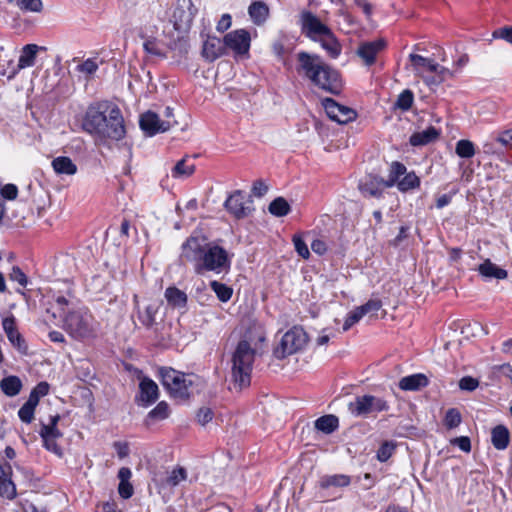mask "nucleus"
Segmentation results:
<instances>
[{
  "label": "nucleus",
  "mask_w": 512,
  "mask_h": 512,
  "mask_svg": "<svg viewBox=\"0 0 512 512\" xmlns=\"http://www.w3.org/2000/svg\"><path fill=\"white\" fill-rule=\"evenodd\" d=\"M180 260L192 263L194 272L203 275L205 272L227 274L231 268V257L228 251L216 242H206L204 238L190 236L182 244Z\"/></svg>",
  "instance_id": "nucleus-1"
},
{
  "label": "nucleus",
  "mask_w": 512,
  "mask_h": 512,
  "mask_svg": "<svg viewBox=\"0 0 512 512\" xmlns=\"http://www.w3.org/2000/svg\"><path fill=\"white\" fill-rule=\"evenodd\" d=\"M55 305L63 318L64 330L72 338L84 340L96 337L98 323L86 307L64 296H57Z\"/></svg>",
  "instance_id": "nucleus-2"
},
{
  "label": "nucleus",
  "mask_w": 512,
  "mask_h": 512,
  "mask_svg": "<svg viewBox=\"0 0 512 512\" xmlns=\"http://www.w3.org/2000/svg\"><path fill=\"white\" fill-rule=\"evenodd\" d=\"M297 61V71L313 85L331 94L340 93L342 84L339 73L325 63L319 55L300 51L297 53Z\"/></svg>",
  "instance_id": "nucleus-3"
},
{
  "label": "nucleus",
  "mask_w": 512,
  "mask_h": 512,
  "mask_svg": "<svg viewBox=\"0 0 512 512\" xmlns=\"http://www.w3.org/2000/svg\"><path fill=\"white\" fill-rule=\"evenodd\" d=\"M82 127L96 141L101 142L107 139L119 141L126 134L124 119L117 106L110 109L108 116L95 107H89L83 119Z\"/></svg>",
  "instance_id": "nucleus-4"
},
{
  "label": "nucleus",
  "mask_w": 512,
  "mask_h": 512,
  "mask_svg": "<svg viewBox=\"0 0 512 512\" xmlns=\"http://www.w3.org/2000/svg\"><path fill=\"white\" fill-rule=\"evenodd\" d=\"M256 354L258 353L246 347V344H237L232 354V379L240 389L248 387L251 383V373Z\"/></svg>",
  "instance_id": "nucleus-5"
},
{
  "label": "nucleus",
  "mask_w": 512,
  "mask_h": 512,
  "mask_svg": "<svg viewBox=\"0 0 512 512\" xmlns=\"http://www.w3.org/2000/svg\"><path fill=\"white\" fill-rule=\"evenodd\" d=\"M159 376L162 385L172 397L179 399L189 397V388L192 385L189 375L170 367H162L159 369Z\"/></svg>",
  "instance_id": "nucleus-6"
},
{
  "label": "nucleus",
  "mask_w": 512,
  "mask_h": 512,
  "mask_svg": "<svg viewBox=\"0 0 512 512\" xmlns=\"http://www.w3.org/2000/svg\"><path fill=\"white\" fill-rule=\"evenodd\" d=\"M307 342L308 335L304 329L299 326H294L283 335L279 345L274 349L273 354L277 359H283L300 351L305 347Z\"/></svg>",
  "instance_id": "nucleus-7"
},
{
  "label": "nucleus",
  "mask_w": 512,
  "mask_h": 512,
  "mask_svg": "<svg viewBox=\"0 0 512 512\" xmlns=\"http://www.w3.org/2000/svg\"><path fill=\"white\" fill-rule=\"evenodd\" d=\"M389 404L383 398L370 394L357 396L353 402L348 405V410L355 417H368L374 413L387 411Z\"/></svg>",
  "instance_id": "nucleus-8"
},
{
  "label": "nucleus",
  "mask_w": 512,
  "mask_h": 512,
  "mask_svg": "<svg viewBox=\"0 0 512 512\" xmlns=\"http://www.w3.org/2000/svg\"><path fill=\"white\" fill-rule=\"evenodd\" d=\"M59 420L60 416L58 414L50 416L48 423H41L39 435L42 438L43 446L46 450L54 453L58 457H62L63 450L57 444V440L63 436V433L57 427Z\"/></svg>",
  "instance_id": "nucleus-9"
},
{
  "label": "nucleus",
  "mask_w": 512,
  "mask_h": 512,
  "mask_svg": "<svg viewBox=\"0 0 512 512\" xmlns=\"http://www.w3.org/2000/svg\"><path fill=\"white\" fill-rule=\"evenodd\" d=\"M299 23L302 33L314 42L318 41V39L330 30L316 15L307 10L301 12Z\"/></svg>",
  "instance_id": "nucleus-10"
},
{
  "label": "nucleus",
  "mask_w": 512,
  "mask_h": 512,
  "mask_svg": "<svg viewBox=\"0 0 512 512\" xmlns=\"http://www.w3.org/2000/svg\"><path fill=\"white\" fill-rule=\"evenodd\" d=\"M177 122L175 120H160L158 114L152 111H147L140 116V128L147 136H154L158 133L168 131Z\"/></svg>",
  "instance_id": "nucleus-11"
},
{
  "label": "nucleus",
  "mask_w": 512,
  "mask_h": 512,
  "mask_svg": "<svg viewBox=\"0 0 512 512\" xmlns=\"http://www.w3.org/2000/svg\"><path fill=\"white\" fill-rule=\"evenodd\" d=\"M223 42L225 48L232 50L236 55H247L250 49V33L245 29H237L227 33Z\"/></svg>",
  "instance_id": "nucleus-12"
},
{
  "label": "nucleus",
  "mask_w": 512,
  "mask_h": 512,
  "mask_svg": "<svg viewBox=\"0 0 512 512\" xmlns=\"http://www.w3.org/2000/svg\"><path fill=\"white\" fill-rule=\"evenodd\" d=\"M322 104L328 117L339 124H346L357 117L355 110L337 103L332 98L323 99Z\"/></svg>",
  "instance_id": "nucleus-13"
},
{
  "label": "nucleus",
  "mask_w": 512,
  "mask_h": 512,
  "mask_svg": "<svg viewBox=\"0 0 512 512\" xmlns=\"http://www.w3.org/2000/svg\"><path fill=\"white\" fill-rule=\"evenodd\" d=\"M2 328L11 345L20 353L27 354V343L18 330L16 318L13 314H9L2 318Z\"/></svg>",
  "instance_id": "nucleus-14"
},
{
  "label": "nucleus",
  "mask_w": 512,
  "mask_h": 512,
  "mask_svg": "<svg viewBox=\"0 0 512 512\" xmlns=\"http://www.w3.org/2000/svg\"><path fill=\"white\" fill-rule=\"evenodd\" d=\"M159 397L158 385L150 378L143 377L139 383V395L136 403L142 407H148L156 402Z\"/></svg>",
  "instance_id": "nucleus-15"
},
{
  "label": "nucleus",
  "mask_w": 512,
  "mask_h": 512,
  "mask_svg": "<svg viewBox=\"0 0 512 512\" xmlns=\"http://www.w3.org/2000/svg\"><path fill=\"white\" fill-rule=\"evenodd\" d=\"M266 340L264 328L259 324H252L243 334L238 344H246V347L261 353L262 345Z\"/></svg>",
  "instance_id": "nucleus-16"
},
{
  "label": "nucleus",
  "mask_w": 512,
  "mask_h": 512,
  "mask_svg": "<svg viewBox=\"0 0 512 512\" xmlns=\"http://www.w3.org/2000/svg\"><path fill=\"white\" fill-rule=\"evenodd\" d=\"M385 45V41L382 39L363 42L358 46L356 54L365 65L371 66L375 63L377 54L385 48Z\"/></svg>",
  "instance_id": "nucleus-17"
},
{
  "label": "nucleus",
  "mask_w": 512,
  "mask_h": 512,
  "mask_svg": "<svg viewBox=\"0 0 512 512\" xmlns=\"http://www.w3.org/2000/svg\"><path fill=\"white\" fill-rule=\"evenodd\" d=\"M227 211L237 219L247 217L251 210L244 204V194L241 190L234 191L224 203Z\"/></svg>",
  "instance_id": "nucleus-18"
},
{
  "label": "nucleus",
  "mask_w": 512,
  "mask_h": 512,
  "mask_svg": "<svg viewBox=\"0 0 512 512\" xmlns=\"http://www.w3.org/2000/svg\"><path fill=\"white\" fill-rule=\"evenodd\" d=\"M12 467L9 463L0 464V496L9 500L16 497V486L11 479Z\"/></svg>",
  "instance_id": "nucleus-19"
},
{
  "label": "nucleus",
  "mask_w": 512,
  "mask_h": 512,
  "mask_svg": "<svg viewBox=\"0 0 512 512\" xmlns=\"http://www.w3.org/2000/svg\"><path fill=\"white\" fill-rule=\"evenodd\" d=\"M384 187L385 180L375 176H369L359 184V189L365 197H381Z\"/></svg>",
  "instance_id": "nucleus-20"
},
{
  "label": "nucleus",
  "mask_w": 512,
  "mask_h": 512,
  "mask_svg": "<svg viewBox=\"0 0 512 512\" xmlns=\"http://www.w3.org/2000/svg\"><path fill=\"white\" fill-rule=\"evenodd\" d=\"M225 50L224 42L217 37H208L203 44L202 55L207 61H214L223 55Z\"/></svg>",
  "instance_id": "nucleus-21"
},
{
  "label": "nucleus",
  "mask_w": 512,
  "mask_h": 512,
  "mask_svg": "<svg viewBox=\"0 0 512 512\" xmlns=\"http://www.w3.org/2000/svg\"><path fill=\"white\" fill-rule=\"evenodd\" d=\"M317 42L320 43L321 47L331 58L336 59L340 56L342 46L331 29L328 31V33L324 34L320 39H318Z\"/></svg>",
  "instance_id": "nucleus-22"
},
{
  "label": "nucleus",
  "mask_w": 512,
  "mask_h": 512,
  "mask_svg": "<svg viewBox=\"0 0 512 512\" xmlns=\"http://www.w3.org/2000/svg\"><path fill=\"white\" fill-rule=\"evenodd\" d=\"M428 378L421 373L403 377L399 381V388L404 391H417L428 385Z\"/></svg>",
  "instance_id": "nucleus-23"
},
{
  "label": "nucleus",
  "mask_w": 512,
  "mask_h": 512,
  "mask_svg": "<svg viewBox=\"0 0 512 512\" xmlns=\"http://www.w3.org/2000/svg\"><path fill=\"white\" fill-rule=\"evenodd\" d=\"M491 443L497 450H505L510 443V432L504 425H497L491 431Z\"/></svg>",
  "instance_id": "nucleus-24"
},
{
  "label": "nucleus",
  "mask_w": 512,
  "mask_h": 512,
  "mask_svg": "<svg viewBox=\"0 0 512 512\" xmlns=\"http://www.w3.org/2000/svg\"><path fill=\"white\" fill-rule=\"evenodd\" d=\"M439 135L440 133L435 127L429 126L421 132L413 133L410 136L409 142L412 146H423L438 139Z\"/></svg>",
  "instance_id": "nucleus-25"
},
{
  "label": "nucleus",
  "mask_w": 512,
  "mask_h": 512,
  "mask_svg": "<svg viewBox=\"0 0 512 512\" xmlns=\"http://www.w3.org/2000/svg\"><path fill=\"white\" fill-rule=\"evenodd\" d=\"M23 384L18 376L10 375L0 381L1 391L8 397L17 396L22 390Z\"/></svg>",
  "instance_id": "nucleus-26"
},
{
  "label": "nucleus",
  "mask_w": 512,
  "mask_h": 512,
  "mask_svg": "<svg viewBox=\"0 0 512 512\" xmlns=\"http://www.w3.org/2000/svg\"><path fill=\"white\" fill-rule=\"evenodd\" d=\"M171 410L169 405L165 401H161L153 408L145 418V424L147 426L152 425L157 421H162L170 416Z\"/></svg>",
  "instance_id": "nucleus-27"
},
{
  "label": "nucleus",
  "mask_w": 512,
  "mask_h": 512,
  "mask_svg": "<svg viewBox=\"0 0 512 512\" xmlns=\"http://www.w3.org/2000/svg\"><path fill=\"white\" fill-rule=\"evenodd\" d=\"M39 49L43 48L36 44H28L24 46L18 60V68L24 69L33 66Z\"/></svg>",
  "instance_id": "nucleus-28"
},
{
  "label": "nucleus",
  "mask_w": 512,
  "mask_h": 512,
  "mask_svg": "<svg viewBox=\"0 0 512 512\" xmlns=\"http://www.w3.org/2000/svg\"><path fill=\"white\" fill-rule=\"evenodd\" d=\"M248 13L252 21L257 25H260L266 21L269 15V8L264 2L255 1L250 4Z\"/></svg>",
  "instance_id": "nucleus-29"
},
{
  "label": "nucleus",
  "mask_w": 512,
  "mask_h": 512,
  "mask_svg": "<svg viewBox=\"0 0 512 512\" xmlns=\"http://www.w3.org/2000/svg\"><path fill=\"white\" fill-rule=\"evenodd\" d=\"M52 167L57 174L74 175L77 166L66 156H59L52 161Z\"/></svg>",
  "instance_id": "nucleus-30"
},
{
  "label": "nucleus",
  "mask_w": 512,
  "mask_h": 512,
  "mask_svg": "<svg viewBox=\"0 0 512 512\" xmlns=\"http://www.w3.org/2000/svg\"><path fill=\"white\" fill-rule=\"evenodd\" d=\"M165 298L169 305L176 308H184L187 304V295L176 287H168L165 291Z\"/></svg>",
  "instance_id": "nucleus-31"
},
{
  "label": "nucleus",
  "mask_w": 512,
  "mask_h": 512,
  "mask_svg": "<svg viewBox=\"0 0 512 512\" xmlns=\"http://www.w3.org/2000/svg\"><path fill=\"white\" fill-rule=\"evenodd\" d=\"M338 426L339 420L332 414L321 416L315 421V428L325 434H331Z\"/></svg>",
  "instance_id": "nucleus-32"
},
{
  "label": "nucleus",
  "mask_w": 512,
  "mask_h": 512,
  "mask_svg": "<svg viewBox=\"0 0 512 512\" xmlns=\"http://www.w3.org/2000/svg\"><path fill=\"white\" fill-rule=\"evenodd\" d=\"M350 484V477L344 474L326 475L320 479L319 485L323 489L329 487H345Z\"/></svg>",
  "instance_id": "nucleus-33"
},
{
  "label": "nucleus",
  "mask_w": 512,
  "mask_h": 512,
  "mask_svg": "<svg viewBox=\"0 0 512 512\" xmlns=\"http://www.w3.org/2000/svg\"><path fill=\"white\" fill-rule=\"evenodd\" d=\"M478 270L481 275L488 278L505 279L508 276L506 270L499 268L489 260L482 263Z\"/></svg>",
  "instance_id": "nucleus-34"
},
{
  "label": "nucleus",
  "mask_w": 512,
  "mask_h": 512,
  "mask_svg": "<svg viewBox=\"0 0 512 512\" xmlns=\"http://www.w3.org/2000/svg\"><path fill=\"white\" fill-rule=\"evenodd\" d=\"M8 4L17 7L23 12L39 13L43 9L41 0H6Z\"/></svg>",
  "instance_id": "nucleus-35"
},
{
  "label": "nucleus",
  "mask_w": 512,
  "mask_h": 512,
  "mask_svg": "<svg viewBox=\"0 0 512 512\" xmlns=\"http://www.w3.org/2000/svg\"><path fill=\"white\" fill-rule=\"evenodd\" d=\"M172 18L174 28L178 31L187 29L192 22L191 15L181 7H176L174 9Z\"/></svg>",
  "instance_id": "nucleus-36"
},
{
  "label": "nucleus",
  "mask_w": 512,
  "mask_h": 512,
  "mask_svg": "<svg viewBox=\"0 0 512 512\" xmlns=\"http://www.w3.org/2000/svg\"><path fill=\"white\" fill-rule=\"evenodd\" d=\"M268 210L276 217H283L289 214L291 207L285 198L277 197L269 204Z\"/></svg>",
  "instance_id": "nucleus-37"
},
{
  "label": "nucleus",
  "mask_w": 512,
  "mask_h": 512,
  "mask_svg": "<svg viewBox=\"0 0 512 512\" xmlns=\"http://www.w3.org/2000/svg\"><path fill=\"white\" fill-rule=\"evenodd\" d=\"M410 61L416 69L425 68L430 72H437L439 69V64L434 62L431 59L425 58L418 54H410Z\"/></svg>",
  "instance_id": "nucleus-38"
},
{
  "label": "nucleus",
  "mask_w": 512,
  "mask_h": 512,
  "mask_svg": "<svg viewBox=\"0 0 512 512\" xmlns=\"http://www.w3.org/2000/svg\"><path fill=\"white\" fill-rule=\"evenodd\" d=\"M209 285L212 291L216 294L217 298L221 302H228L231 299L233 289L228 285L218 282L216 280L211 281Z\"/></svg>",
  "instance_id": "nucleus-39"
},
{
  "label": "nucleus",
  "mask_w": 512,
  "mask_h": 512,
  "mask_svg": "<svg viewBox=\"0 0 512 512\" xmlns=\"http://www.w3.org/2000/svg\"><path fill=\"white\" fill-rule=\"evenodd\" d=\"M194 171L195 165L187 163L186 159H182L176 163L171 174L174 178L189 177L194 173Z\"/></svg>",
  "instance_id": "nucleus-40"
},
{
  "label": "nucleus",
  "mask_w": 512,
  "mask_h": 512,
  "mask_svg": "<svg viewBox=\"0 0 512 512\" xmlns=\"http://www.w3.org/2000/svg\"><path fill=\"white\" fill-rule=\"evenodd\" d=\"M406 173V167L404 164L394 161L391 164L389 178L385 181L386 187H392L396 183H398L400 176Z\"/></svg>",
  "instance_id": "nucleus-41"
},
{
  "label": "nucleus",
  "mask_w": 512,
  "mask_h": 512,
  "mask_svg": "<svg viewBox=\"0 0 512 512\" xmlns=\"http://www.w3.org/2000/svg\"><path fill=\"white\" fill-rule=\"evenodd\" d=\"M419 185L420 179L414 172L405 173L404 177L397 183L398 189L403 192L415 189Z\"/></svg>",
  "instance_id": "nucleus-42"
},
{
  "label": "nucleus",
  "mask_w": 512,
  "mask_h": 512,
  "mask_svg": "<svg viewBox=\"0 0 512 512\" xmlns=\"http://www.w3.org/2000/svg\"><path fill=\"white\" fill-rule=\"evenodd\" d=\"M456 154L461 158H472L475 155V146L470 140L461 139L456 143Z\"/></svg>",
  "instance_id": "nucleus-43"
},
{
  "label": "nucleus",
  "mask_w": 512,
  "mask_h": 512,
  "mask_svg": "<svg viewBox=\"0 0 512 512\" xmlns=\"http://www.w3.org/2000/svg\"><path fill=\"white\" fill-rule=\"evenodd\" d=\"M187 472L185 468L178 466L174 468L165 480L167 486L173 488L178 486L182 481L186 480Z\"/></svg>",
  "instance_id": "nucleus-44"
},
{
  "label": "nucleus",
  "mask_w": 512,
  "mask_h": 512,
  "mask_svg": "<svg viewBox=\"0 0 512 512\" xmlns=\"http://www.w3.org/2000/svg\"><path fill=\"white\" fill-rule=\"evenodd\" d=\"M414 102V95L413 92L409 89H406L402 91L395 103V107L402 110V111H408Z\"/></svg>",
  "instance_id": "nucleus-45"
},
{
  "label": "nucleus",
  "mask_w": 512,
  "mask_h": 512,
  "mask_svg": "<svg viewBox=\"0 0 512 512\" xmlns=\"http://www.w3.org/2000/svg\"><path fill=\"white\" fill-rule=\"evenodd\" d=\"M157 309L154 305H148L144 311L139 312L140 322L147 328H151L155 323Z\"/></svg>",
  "instance_id": "nucleus-46"
},
{
  "label": "nucleus",
  "mask_w": 512,
  "mask_h": 512,
  "mask_svg": "<svg viewBox=\"0 0 512 512\" xmlns=\"http://www.w3.org/2000/svg\"><path fill=\"white\" fill-rule=\"evenodd\" d=\"M461 420L460 412L456 408H450L445 414L444 424L448 429H453L460 425Z\"/></svg>",
  "instance_id": "nucleus-47"
},
{
  "label": "nucleus",
  "mask_w": 512,
  "mask_h": 512,
  "mask_svg": "<svg viewBox=\"0 0 512 512\" xmlns=\"http://www.w3.org/2000/svg\"><path fill=\"white\" fill-rule=\"evenodd\" d=\"M292 241L298 255L303 259H308L310 257V251L302 236L300 234H295L293 235Z\"/></svg>",
  "instance_id": "nucleus-48"
},
{
  "label": "nucleus",
  "mask_w": 512,
  "mask_h": 512,
  "mask_svg": "<svg viewBox=\"0 0 512 512\" xmlns=\"http://www.w3.org/2000/svg\"><path fill=\"white\" fill-rule=\"evenodd\" d=\"M483 152L488 155H502L504 153V150L500 143L497 141V136L492 139L491 141H486L483 144Z\"/></svg>",
  "instance_id": "nucleus-49"
},
{
  "label": "nucleus",
  "mask_w": 512,
  "mask_h": 512,
  "mask_svg": "<svg viewBox=\"0 0 512 512\" xmlns=\"http://www.w3.org/2000/svg\"><path fill=\"white\" fill-rule=\"evenodd\" d=\"M363 313L360 310L359 307L355 308L349 314L347 315L345 322L343 324V330L347 331L349 330L354 324L360 321V319L363 317Z\"/></svg>",
  "instance_id": "nucleus-50"
},
{
  "label": "nucleus",
  "mask_w": 512,
  "mask_h": 512,
  "mask_svg": "<svg viewBox=\"0 0 512 512\" xmlns=\"http://www.w3.org/2000/svg\"><path fill=\"white\" fill-rule=\"evenodd\" d=\"M34 415H35V408H33L25 403L22 405V407L18 411L19 419L23 423H26V424L32 423V421L35 418Z\"/></svg>",
  "instance_id": "nucleus-51"
},
{
  "label": "nucleus",
  "mask_w": 512,
  "mask_h": 512,
  "mask_svg": "<svg viewBox=\"0 0 512 512\" xmlns=\"http://www.w3.org/2000/svg\"><path fill=\"white\" fill-rule=\"evenodd\" d=\"M394 449V444L389 442L383 443L377 451V459L381 462L387 461L391 457Z\"/></svg>",
  "instance_id": "nucleus-52"
},
{
  "label": "nucleus",
  "mask_w": 512,
  "mask_h": 512,
  "mask_svg": "<svg viewBox=\"0 0 512 512\" xmlns=\"http://www.w3.org/2000/svg\"><path fill=\"white\" fill-rule=\"evenodd\" d=\"M268 190V184L264 180L258 179L253 182L251 194L255 197L261 198L268 192Z\"/></svg>",
  "instance_id": "nucleus-53"
},
{
  "label": "nucleus",
  "mask_w": 512,
  "mask_h": 512,
  "mask_svg": "<svg viewBox=\"0 0 512 512\" xmlns=\"http://www.w3.org/2000/svg\"><path fill=\"white\" fill-rule=\"evenodd\" d=\"M382 304L379 300H369L364 305L359 306L360 310L362 311L363 315H375L377 312L381 309Z\"/></svg>",
  "instance_id": "nucleus-54"
},
{
  "label": "nucleus",
  "mask_w": 512,
  "mask_h": 512,
  "mask_svg": "<svg viewBox=\"0 0 512 512\" xmlns=\"http://www.w3.org/2000/svg\"><path fill=\"white\" fill-rule=\"evenodd\" d=\"M214 417V412L209 407H201L196 414V419L199 424L205 425L209 423Z\"/></svg>",
  "instance_id": "nucleus-55"
},
{
  "label": "nucleus",
  "mask_w": 512,
  "mask_h": 512,
  "mask_svg": "<svg viewBox=\"0 0 512 512\" xmlns=\"http://www.w3.org/2000/svg\"><path fill=\"white\" fill-rule=\"evenodd\" d=\"M497 141L502 146L503 150L512 149V129L500 132L497 135Z\"/></svg>",
  "instance_id": "nucleus-56"
},
{
  "label": "nucleus",
  "mask_w": 512,
  "mask_h": 512,
  "mask_svg": "<svg viewBox=\"0 0 512 512\" xmlns=\"http://www.w3.org/2000/svg\"><path fill=\"white\" fill-rule=\"evenodd\" d=\"M9 278L12 281H15L19 283L22 287H26L28 280L26 275L23 273V271L17 267L14 266L9 274Z\"/></svg>",
  "instance_id": "nucleus-57"
},
{
  "label": "nucleus",
  "mask_w": 512,
  "mask_h": 512,
  "mask_svg": "<svg viewBox=\"0 0 512 512\" xmlns=\"http://www.w3.org/2000/svg\"><path fill=\"white\" fill-rule=\"evenodd\" d=\"M78 71L85 73L87 75H91L95 73L98 69V64L96 61L92 59H87L84 62L80 63L77 66Z\"/></svg>",
  "instance_id": "nucleus-58"
},
{
  "label": "nucleus",
  "mask_w": 512,
  "mask_h": 512,
  "mask_svg": "<svg viewBox=\"0 0 512 512\" xmlns=\"http://www.w3.org/2000/svg\"><path fill=\"white\" fill-rule=\"evenodd\" d=\"M478 385V380L470 376H465L459 381V387L461 390L473 391L478 387Z\"/></svg>",
  "instance_id": "nucleus-59"
},
{
  "label": "nucleus",
  "mask_w": 512,
  "mask_h": 512,
  "mask_svg": "<svg viewBox=\"0 0 512 512\" xmlns=\"http://www.w3.org/2000/svg\"><path fill=\"white\" fill-rule=\"evenodd\" d=\"M144 50L152 55L163 56V53L155 39H148L143 44Z\"/></svg>",
  "instance_id": "nucleus-60"
},
{
  "label": "nucleus",
  "mask_w": 512,
  "mask_h": 512,
  "mask_svg": "<svg viewBox=\"0 0 512 512\" xmlns=\"http://www.w3.org/2000/svg\"><path fill=\"white\" fill-rule=\"evenodd\" d=\"M18 188L14 184H6L1 189V196L7 200H14L17 198Z\"/></svg>",
  "instance_id": "nucleus-61"
},
{
  "label": "nucleus",
  "mask_w": 512,
  "mask_h": 512,
  "mask_svg": "<svg viewBox=\"0 0 512 512\" xmlns=\"http://www.w3.org/2000/svg\"><path fill=\"white\" fill-rule=\"evenodd\" d=\"M451 444L458 446L463 452L471 451V441L467 436L456 437L451 440Z\"/></svg>",
  "instance_id": "nucleus-62"
},
{
  "label": "nucleus",
  "mask_w": 512,
  "mask_h": 512,
  "mask_svg": "<svg viewBox=\"0 0 512 512\" xmlns=\"http://www.w3.org/2000/svg\"><path fill=\"white\" fill-rule=\"evenodd\" d=\"M133 486L130 482L119 483L118 493L123 499H129L133 495Z\"/></svg>",
  "instance_id": "nucleus-63"
},
{
  "label": "nucleus",
  "mask_w": 512,
  "mask_h": 512,
  "mask_svg": "<svg viewBox=\"0 0 512 512\" xmlns=\"http://www.w3.org/2000/svg\"><path fill=\"white\" fill-rule=\"evenodd\" d=\"M494 38H501L512 44V27H503L493 32Z\"/></svg>",
  "instance_id": "nucleus-64"
}]
</instances>
